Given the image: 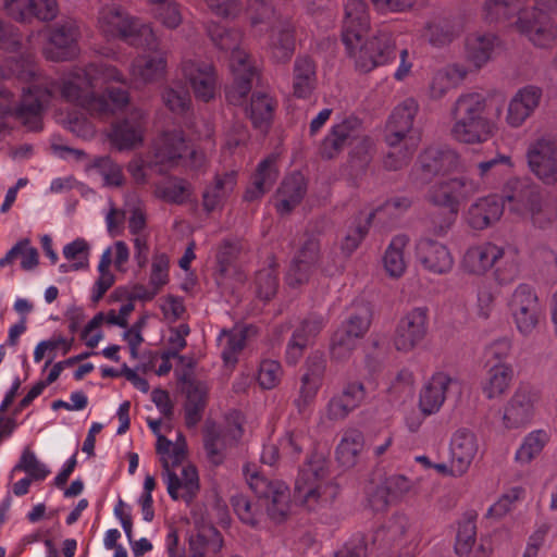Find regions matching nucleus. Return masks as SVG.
Here are the masks:
<instances>
[{
	"instance_id": "obj_1",
	"label": "nucleus",
	"mask_w": 557,
	"mask_h": 557,
	"mask_svg": "<svg viewBox=\"0 0 557 557\" xmlns=\"http://www.w3.org/2000/svg\"><path fill=\"white\" fill-rule=\"evenodd\" d=\"M109 82H123V74L115 66L90 63L59 81L49 79L44 84L30 85L23 90L20 103L10 109L9 113L28 131H41L44 110L59 94L65 102L79 107L94 116L95 113L106 112L107 108L98 97L96 88Z\"/></svg>"
},
{
	"instance_id": "obj_2",
	"label": "nucleus",
	"mask_w": 557,
	"mask_h": 557,
	"mask_svg": "<svg viewBox=\"0 0 557 557\" xmlns=\"http://www.w3.org/2000/svg\"><path fill=\"white\" fill-rule=\"evenodd\" d=\"M505 207L523 218H530L540 227H548L557 219V205L545 196L540 186L529 180L513 177L506 182L502 194L478 199L468 210L469 225L484 230L498 221Z\"/></svg>"
},
{
	"instance_id": "obj_3",
	"label": "nucleus",
	"mask_w": 557,
	"mask_h": 557,
	"mask_svg": "<svg viewBox=\"0 0 557 557\" xmlns=\"http://www.w3.org/2000/svg\"><path fill=\"white\" fill-rule=\"evenodd\" d=\"M247 481L258 500L253 503L243 494L232 496L231 504L239 520L251 528H258L265 508L272 521L275 523L285 521L290 505L288 486L283 481L270 480L258 473L251 474Z\"/></svg>"
},
{
	"instance_id": "obj_4",
	"label": "nucleus",
	"mask_w": 557,
	"mask_h": 557,
	"mask_svg": "<svg viewBox=\"0 0 557 557\" xmlns=\"http://www.w3.org/2000/svg\"><path fill=\"white\" fill-rule=\"evenodd\" d=\"M207 32L219 49L231 51L230 66L234 82L226 88L225 97L228 103L239 106L250 92L256 75V67L252 65L249 54L239 48L242 33L237 29H228L215 22L208 23Z\"/></svg>"
},
{
	"instance_id": "obj_5",
	"label": "nucleus",
	"mask_w": 557,
	"mask_h": 557,
	"mask_svg": "<svg viewBox=\"0 0 557 557\" xmlns=\"http://www.w3.org/2000/svg\"><path fill=\"white\" fill-rule=\"evenodd\" d=\"M479 182L469 177H455L432 185L425 199L431 206L442 210L431 215L433 232L445 235L455 224L460 205L480 191Z\"/></svg>"
},
{
	"instance_id": "obj_6",
	"label": "nucleus",
	"mask_w": 557,
	"mask_h": 557,
	"mask_svg": "<svg viewBox=\"0 0 557 557\" xmlns=\"http://www.w3.org/2000/svg\"><path fill=\"white\" fill-rule=\"evenodd\" d=\"M98 27L108 40L122 39L133 46L146 45L149 49L154 47L152 29L139 25L136 18L119 5H106L99 11Z\"/></svg>"
},
{
	"instance_id": "obj_7",
	"label": "nucleus",
	"mask_w": 557,
	"mask_h": 557,
	"mask_svg": "<svg viewBox=\"0 0 557 557\" xmlns=\"http://www.w3.org/2000/svg\"><path fill=\"white\" fill-rule=\"evenodd\" d=\"M347 55L354 61L355 69L360 73H369L383 66L396 58V42L387 29L377 30L372 37L362 41L351 40L345 46Z\"/></svg>"
},
{
	"instance_id": "obj_8",
	"label": "nucleus",
	"mask_w": 557,
	"mask_h": 557,
	"mask_svg": "<svg viewBox=\"0 0 557 557\" xmlns=\"http://www.w3.org/2000/svg\"><path fill=\"white\" fill-rule=\"evenodd\" d=\"M347 55L354 61L355 69L360 73H369L383 66L396 58V42L387 29L377 30L372 37L362 41L351 40L345 46Z\"/></svg>"
},
{
	"instance_id": "obj_9",
	"label": "nucleus",
	"mask_w": 557,
	"mask_h": 557,
	"mask_svg": "<svg viewBox=\"0 0 557 557\" xmlns=\"http://www.w3.org/2000/svg\"><path fill=\"white\" fill-rule=\"evenodd\" d=\"M507 308L516 329L523 336L531 335L544 317L535 289L525 283L513 289L507 300Z\"/></svg>"
},
{
	"instance_id": "obj_10",
	"label": "nucleus",
	"mask_w": 557,
	"mask_h": 557,
	"mask_svg": "<svg viewBox=\"0 0 557 557\" xmlns=\"http://www.w3.org/2000/svg\"><path fill=\"white\" fill-rule=\"evenodd\" d=\"M327 460L322 455H311L300 468L295 482L294 498L309 510L313 509L320 498L321 481L329 473Z\"/></svg>"
},
{
	"instance_id": "obj_11",
	"label": "nucleus",
	"mask_w": 557,
	"mask_h": 557,
	"mask_svg": "<svg viewBox=\"0 0 557 557\" xmlns=\"http://www.w3.org/2000/svg\"><path fill=\"white\" fill-rule=\"evenodd\" d=\"M429 320L426 307H414L406 312L399 319L394 332L395 349L400 352H410L419 346L428 335Z\"/></svg>"
},
{
	"instance_id": "obj_12",
	"label": "nucleus",
	"mask_w": 557,
	"mask_h": 557,
	"mask_svg": "<svg viewBox=\"0 0 557 557\" xmlns=\"http://www.w3.org/2000/svg\"><path fill=\"white\" fill-rule=\"evenodd\" d=\"M459 168V156L448 147H429L418 158L412 170L416 181L429 183L437 175H446Z\"/></svg>"
},
{
	"instance_id": "obj_13",
	"label": "nucleus",
	"mask_w": 557,
	"mask_h": 557,
	"mask_svg": "<svg viewBox=\"0 0 557 557\" xmlns=\"http://www.w3.org/2000/svg\"><path fill=\"white\" fill-rule=\"evenodd\" d=\"M527 160L531 173L546 186L557 184V141L539 138L530 144Z\"/></svg>"
},
{
	"instance_id": "obj_14",
	"label": "nucleus",
	"mask_w": 557,
	"mask_h": 557,
	"mask_svg": "<svg viewBox=\"0 0 557 557\" xmlns=\"http://www.w3.org/2000/svg\"><path fill=\"white\" fill-rule=\"evenodd\" d=\"M326 371V359L320 352L310 355L305 363V373L300 379L299 394L294 400L298 413L305 414L313 405L321 388Z\"/></svg>"
},
{
	"instance_id": "obj_15",
	"label": "nucleus",
	"mask_w": 557,
	"mask_h": 557,
	"mask_svg": "<svg viewBox=\"0 0 557 557\" xmlns=\"http://www.w3.org/2000/svg\"><path fill=\"white\" fill-rule=\"evenodd\" d=\"M362 121L349 115L341 122L335 123L322 139L319 146V154L322 159H335L347 146L355 144V140L361 138Z\"/></svg>"
},
{
	"instance_id": "obj_16",
	"label": "nucleus",
	"mask_w": 557,
	"mask_h": 557,
	"mask_svg": "<svg viewBox=\"0 0 557 557\" xmlns=\"http://www.w3.org/2000/svg\"><path fill=\"white\" fill-rule=\"evenodd\" d=\"M243 435L242 423L235 420L233 425L222 428L214 422L207 423L203 430V446L208 459L215 466L223 462L226 447Z\"/></svg>"
},
{
	"instance_id": "obj_17",
	"label": "nucleus",
	"mask_w": 557,
	"mask_h": 557,
	"mask_svg": "<svg viewBox=\"0 0 557 557\" xmlns=\"http://www.w3.org/2000/svg\"><path fill=\"white\" fill-rule=\"evenodd\" d=\"M182 73L197 99L209 102L215 97L218 77L211 63L186 60L182 63Z\"/></svg>"
},
{
	"instance_id": "obj_18",
	"label": "nucleus",
	"mask_w": 557,
	"mask_h": 557,
	"mask_svg": "<svg viewBox=\"0 0 557 557\" xmlns=\"http://www.w3.org/2000/svg\"><path fill=\"white\" fill-rule=\"evenodd\" d=\"M78 37L79 29L75 22L57 24L50 30L49 46L44 50L45 57L57 62L74 58L78 51Z\"/></svg>"
},
{
	"instance_id": "obj_19",
	"label": "nucleus",
	"mask_w": 557,
	"mask_h": 557,
	"mask_svg": "<svg viewBox=\"0 0 557 557\" xmlns=\"http://www.w3.org/2000/svg\"><path fill=\"white\" fill-rule=\"evenodd\" d=\"M187 150L188 147L183 132H165L153 145V159L149 166H159L158 172L162 174L168 169L177 165Z\"/></svg>"
},
{
	"instance_id": "obj_20",
	"label": "nucleus",
	"mask_w": 557,
	"mask_h": 557,
	"mask_svg": "<svg viewBox=\"0 0 557 557\" xmlns=\"http://www.w3.org/2000/svg\"><path fill=\"white\" fill-rule=\"evenodd\" d=\"M416 258L425 271L437 275L450 272L454 267V258L446 245L430 237L416 243Z\"/></svg>"
},
{
	"instance_id": "obj_21",
	"label": "nucleus",
	"mask_w": 557,
	"mask_h": 557,
	"mask_svg": "<svg viewBox=\"0 0 557 557\" xmlns=\"http://www.w3.org/2000/svg\"><path fill=\"white\" fill-rule=\"evenodd\" d=\"M518 29L537 47L550 46L557 37V27L549 15L539 8H532L516 21Z\"/></svg>"
},
{
	"instance_id": "obj_22",
	"label": "nucleus",
	"mask_w": 557,
	"mask_h": 557,
	"mask_svg": "<svg viewBox=\"0 0 557 557\" xmlns=\"http://www.w3.org/2000/svg\"><path fill=\"white\" fill-rule=\"evenodd\" d=\"M418 109V102L413 98H407L393 110L386 124L385 141L388 146H395L407 140H417L416 137L409 134Z\"/></svg>"
},
{
	"instance_id": "obj_23",
	"label": "nucleus",
	"mask_w": 557,
	"mask_h": 557,
	"mask_svg": "<svg viewBox=\"0 0 557 557\" xmlns=\"http://www.w3.org/2000/svg\"><path fill=\"white\" fill-rule=\"evenodd\" d=\"M324 326L325 320L320 314L311 313L304 319L288 341L285 351L286 362L290 366L297 364L302 358L307 347L320 334Z\"/></svg>"
},
{
	"instance_id": "obj_24",
	"label": "nucleus",
	"mask_w": 557,
	"mask_h": 557,
	"mask_svg": "<svg viewBox=\"0 0 557 557\" xmlns=\"http://www.w3.org/2000/svg\"><path fill=\"white\" fill-rule=\"evenodd\" d=\"M536 395L529 387L521 386L504 408L503 424L506 429H519L529 424L534 414Z\"/></svg>"
},
{
	"instance_id": "obj_25",
	"label": "nucleus",
	"mask_w": 557,
	"mask_h": 557,
	"mask_svg": "<svg viewBox=\"0 0 557 557\" xmlns=\"http://www.w3.org/2000/svg\"><path fill=\"white\" fill-rule=\"evenodd\" d=\"M4 8L10 16L20 22L32 18L48 22L59 12L57 0H4Z\"/></svg>"
},
{
	"instance_id": "obj_26",
	"label": "nucleus",
	"mask_w": 557,
	"mask_h": 557,
	"mask_svg": "<svg viewBox=\"0 0 557 557\" xmlns=\"http://www.w3.org/2000/svg\"><path fill=\"white\" fill-rule=\"evenodd\" d=\"M505 257L504 248L486 242L467 249L462 258V269L469 274L482 275Z\"/></svg>"
},
{
	"instance_id": "obj_27",
	"label": "nucleus",
	"mask_w": 557,
	"mask_h": 557,
	"mask_svg": "<svg viewBox=\"0 0 557 557\" xmlns=\"http://www.w3.org/2000/svg\"><path fill=\"white\" fill-rule=\"evenodd\" d=\"M370 29V16L367 3L363 0H348L345 4V16L342 28L344 46L351 45V40L363 38Z\"/></svg>"
},
{
	"instance_id": "obj_28",
	"label": "nucleus",
	"mask_w": 557,
	"mask_h": 557,
	"mask_svg": "<svg viewBox=\"0 0 557 557\" xmlns=\"http://www.w3.org/2000/svg\"><path fill=\"white\" fill-rule=\"evenodd\" d=\"M367 392L362 382L351 381L345 384L341 394L333 396L326 408L327 418L344 420L366 399Z\"/></svg>"
},
{
	"instance_id": "obj_29",
	"label": "nucleus",
	"mask_w": 557,
	"mask_h": 557,
	"mask_svg": "<svg viewBox=\"0 0 557 557\" xmlns=\"http://www.w3.org/2000/svg\"><path fill=\"white\" fill-rule=\"evenodd\" d=\"M317 62L307 54L297 55L293 65V96L309 99L318 87Z\"/></svg>"
},
{
	"instance_id": "obj_30",
	"label": "nucleus",
	"mask_w": 557,
	"mask_h": 557,
	"mask_svg": "<svg viewBox=\"0 0 557 557\" xmlns=\"http://www.w3.org/2000/svg\"><path fill=\"white\" fill-rule=\"evenodd\" d=\"M454 379L445 372H435L423 386L419 395V408L424 416L440 411L445 399L448 386Z\"/></svg>"
},
{
	"instance_id": "obj_31",
	"label": "nucleus",
	"mask_w": 557,
	"mask_h": 557,
	"mask_svg": "<svg viewBox=\"0 0 557 557\" xmlns=\"http://www.w3.org/2000/svg\"><path fill=\"white\" fill-rule=\"evenodd\" d=\"M145 116L140 110H134L121 122L113 125L111 140L120 149H131L144 138Z\"/></svg>"
},
{
	"instance_id": "obj_32",
	"label": "nucleus",
	"mask_w": 557,
	"mask_h": 557,
	"mask_svg": "<svg viewBox=\"0 0 557 557\" xmlns=\"http://www.w3.org/2000/svg\"><path fill=\"white\" fill-rule=\"evenodd\" d=\"M479 449L476 435L469 429H458L450 438L449 453L456 471L467 473Z\"/></svg>"
},
{
	"instance_id": "obj_33",
	"label": "nucleus",
	"mask_w": 557,
	"mask_h": 557,
	"mask_svg": "<svg viewBox=\"0 0 557 557\" xmlns=\"http://www.w3.org/2000/svg\"><path fill=\"white\" fill-rule=\"evenodd\" d=\"M276 161V156L271 154L259 162L256 172L251 176V183L245 190V201L260 200L272 188L278 177Z\"/></svg>"
},
{
	"instance_id": "obj_34",
	"label": "nucleus",
	"mask_w": 557,
	"mask_h": 557,
	"mask_svg": "<svg viewBox=\"0 0 557 557\" xmlns=\"http://www.w3.org/2000/svg\"><path fill=\"white\" fill-rule=\"evenodd\" d=\"M542 89L536 86L521 88L508 106L506 121L512 127H519L540 104Z\"/></svg>"
},
{
	"instance_id": "obj_35",
	"label": "nucleus",
	"mask_w": 557,
	"mask_h": 557,
	"mask_svg": "<svg viewBox=\"0 0 557 557\" xmlns=\"http://www.w3.org/2000/svg\"><path fill=\"white\" fill-rule=\"evenodd\" d=\"M451 136L463 144H482L494 135L495 125L487 117L454 120Z\"/></svg>"
},
{
	"instance_id": "obj_36",
	"label": "nucleus",
	"mask_w": 557,
	"mask_h": 557,
	"mask_svg": "<svg viewBox=\"0 0 557 557\" xmlns=\"http://www.w3.org/2000/svg\"><path fill=\"white\" fill-rule=\"evenodd\" d=\"M307 193L305 176L295 172L286 176L277 189L276 211L281 215L289 214L304 199Z\"/></svg>"
},
{
	"instance_id": "obj_37",
	"label": "nucleus",
	"mask_w": 557,
	"mask_h": 557,
	"mask_svg": "<svg viewBox=\"0 0 557 557\" xmlns=\"http://www.w3.org/2000/svg\"><path fill=\"white\" fill-rule=\"evenodd\" d=\"M498 37L490 33H473L467 36L465 52L467 60L475 67L485 65L499 46Z\"/></svg>"
},
{
	"instance_id": "obj_38",
	"label": "nucleus",
	"mask_w": 557,
	"mask_h": 557,
	"mask_svg": "<svg viewBox=\"0 0 557 557\" xmlns=\"http://www.w3.org/2000/svg\"><path fill=\"white\" fill-rule=\"evenodd\" d=\"M134 306L132 304H125L120 308L119 314L114 310H110L106 315L102 312L97 313L83 329L81 338L85 342L89 348H95L102 338L101 332L92 333L98 329L106 320L108 324L117 325L121 327H127V318L133 311Z\"/></svg>"
},
{
	"instance_id": "obj_39",
	"label": "nucleus",
	"mask_w": 557,
	"mask_h": 557,
	"mask_svg": "<svg viewBox=\"0 0 557 557\" xmlns=\"http://www.w3.org/2000/svg\"><path fill=\"white\" fill-rule=\"evenodd\" d=\"M237 185V172L228 171L215 174L213 183L202 194L203 209L210 213L219 208L233 193Z\"/></svg>"
},
{
	"instance_id": "obj_40",
	"label": "nucleus",
	"mask_w": 557,
	"mask_h": 557,
	"mask_svg": "<svg viewBox=\"0 0 557 557\" xmlns=\"http://www.w3.org/2000/svg\"><path fill=\"white\" fill-rule=\"evenodd\" d=\"M168 472V493L173 500L183 499L191 503L199 491V476L197 469L193 466L184 467L183 478L180 479L175 472Z\"/></svg>"
},
{
	"instance_id": "obj_41",
	"label": "nucleus",
	"mask_w": 557,
	"mask_h": 557,
	"mask_svg": "<svg viewBox=\"0 0 557 557\" xmlns=\"http://www.w3.org/2000/svg\"><path fill=\"white\" fill-rule=\"evenodd\" d=\"M363 448V433L355 428L346 429L336 446V460L345 469L354 468L358 463Z\"/></svg>"
},
{
	"instance_id": "obj_42",
	"label": "nucleus",
	"mask_w": 557,
	"mask_h": 557,
	"mask_svg": "<svg viewBox=\"0 0 557 557\" xmlns=\"http://www.w3.org/2000/svg\"><path fill=\"white\" fill-rule=\"evenodd\" d=\"M486 376L482 382V392L488 399L507 392L513 377V369L509 363L496 362L486 366Z\"/></svg>"
},
{
	"instance_id": "obj_43",
	"label": "nucleus",
	"mask_w": 557,
	"mask_h": 557,
	"mask_svg": "<svg viewBox=\"0 0 557 557\" xmlns=\"http://www.w3.org/2000/svg\"><path fill=\"white\" fill-rule=\"evenodd\" d=\"M529 0H486L483 7V16L488 23H500L528 12Z\"/></svg>"
},
{
	"instance_id": "obj_44",
	"label": "nucleus",
	"mask_w": 557,
	"mask_h": 557,
	"mask_svg": "<svg viewBox=\"0 0 557 557\" xmlns=\"http://www.w3.org/2000/svg\"><path fill=\"white\" fill-rule=\"evenodd\" d=\"M270 51L277 63H286L295 52V26L292 22L285 21L273 30L270 38Z\"/></svg>"
},
{
	"instance_id": "obj_45",
	"label": "nucleus",
	"mask_w": 557,
	"mask_h": 557,
	"mask_svg": "<svg viewBox=\"0 0 557 557\" xmlns=\"http://www.w3.org/2000/svg\"><path fill=\"white\" fill-rule=\"evenodd\" d=\"M208 388L206 384L189 381L186 387V403L184 406L185 423L187 428L196 426L202 418L207 406Z\"/></svg>"
},
{
	"instance_id": "obj_46",
	"label": "nucleus",
	"mask_w": 557,
	"mask_h": 557,
	"mask_svg": "<svg viewBox=\"0 0 557 557\" xmlns=\"http://www.w3.org/2000/svg\"><path fill=\"white\" fill-rule=\"evenodd\" d=\"M411 482L403 474L391 475L384 486H377L369 503L374 510L385 509L389 503L388 497L398 498L411 490Z\"/></svg>"
},
{
	"instance_id": "obj_47",
	"label": "nucleus",
	"mask_w": 557,
	"mask_h": 557,
	"mask_svg": "<svg viewBox=\"0 0 557 557\" xmlns=\"http://www.w3.org/2000/svg\"><path fill=\"white\" fill-rule=\"evenodd\" d=\"M408 243L409 237L399 234L394 236L387 246L383 256V265L391 277L398 278L404 275L407 269L404 251Z\"/></svg>"
},
{
	"instance_id": "obj_48",
	"label": "nucleus",
	"mask_w": 557,
	"mask_h": 557,
	"mask_svg": "<svg viewBox=\"0 0 557 557\" xmlns=\"http://www.w3.org/2000/svg\"><path fill=\"white\" fill-rule=\"evenodd\" d=\"M486 99L479 92H469L460 95L453 109L451 115L454 120L485 117Z\"/></svg>"
},
{
	"instance_id": "obj_49",
	"label": "nucleus",
	"mask_w": 557,
	"mask_h": 557,
	"mask_svg": "<svg viewBox=\"0 0 557 557\" xmlns=\"http://www.w3.org/2000/svg\"><path fill=\"white\" fill-rule=\"evenodd\" d=\"M275 108L274 100L267 94H253L249 106V117L256 128L270 126Z\"/></svg>"
},
{
	"instance_id": "obj_50",
	"label": "nucleus",
	"mask_w": 557,
	"mask_h": 557,
	"mask_svg": "<svg viewBox=\"0 0 557 557\" xmlns=\"http://www.w3.org/2000/svg\"><path fill=\"white\" fill-rule=\"evenodd\" d=\"M549 441V435L545 430H534L530 432L524 438L520 447L517 449L515 459L522 465L530 463L537 457L545 445Z\"/></svg>"
},
{
	"instance_id": "obj_51",
	"label": "nucleus",
	"mask_w": 557,
	"mask_h": 557,
	"mask_svg": "<svg viewBox=\"0 0 557 557\" xmlns=\"http://www.w3.org/2000/svg\"><path fill=\"white\" fill-rule=\"evenodd\" d=\"M189 184L180 177H170L158 183L154 188L156 197L175 205L184 203L189 197Z\"/></svg>"
},
{
	"instance_id": "obj_52",
	"label": "nucleus",
	"mask_w": 557,
	"mask_h": 557,
	"mask_svg": "<svg viewBox=\"0 0 557 557\" xmlns=\"http://www.w3.org/2000/svg\"><path fill=\"white\" fill-rule=\"evenodd\" d=\"M373 216L374 213L371 212L364 219L360 215L354 219L341 244L343 253L350 256L360 246L369 232Z\"/></svg>"
},
{
	"instance_id": "obj_53",
	"label": "nucleus",
	"mask_w": 557,
	"mask_h": 557,
	"mask_svg": "<svg viewBox=\"0 0 557 557\" xmlns=\"http://www.w3.org/2000/svg\"><path fill=\"white\" fill-rule=\"evenodd\" d=\"M166 67V60L163 57H139L132 64V73L144 83H150L161 78Z\"/></svg>"
},
{
	"instance_id": "obj_54",
	"label": "nucleus",
	"mask_w": 557,
	"mask_h": 557,
	"mask_svg": "<svg viewBox=\"0 0 557 557\" xmlns=\"http://www.w3.org/2000/svg\"><path fill=\"white\" fill-rule=\"evenodd\" d=\"M476 513L466 512L462 521L459 522L455 543V552L459 556H467L476 541Z\"/></svg>"
},
{
	"instance_id": "obj_55",
	"label": "nucleus",
	"mask_w": 557,
	"mask_h": 557,
	"mask_svg": "<svg viewBox=\"0 0 557 557\" xmlns=\"http://www.w3.org/2000/svg\"><path fill=\"white\" fill-rule=\"evenodd\" d=\"M169 268L170 260L165 253L154 255L149 277V285L152 287V292L149 294H139V297L144 298L145 300H152L160 292V289L168 284Z\"/></svg>"
},
{
	"instance_id": "obj_56",
	"label": "nucleus",
	"mask_w": 557,
	"mask_h": 557,
	"mask_svg": "<svg viewBox=\"0 0 557 557\" xmlns=\"http://www.w3.org/2000/svg\"><path fill=\"white\" fill-rule=\"evenodd\" d=\"M242 250L238 240L225 239L219 246L216 252V265L219 274L223 277L236 272V261Z\"/></svg>"
},
{
	"instance_id": "obj_57",
	"label": "nucleus",
	"mask_w": 557,
	"mask_h": 557,
	"mask_svg": "<svg viewBox=\"0 0 557 557\" xmlns=\"http://www.w3.org/2000/svg\"><path fill=\"white\" fill-rule=\"evenodd\" d=\"M370 324L371 310L367 305H360L356 308L355 312L349 314L338 329L359 339L366 335Z\"/></svg>"
},
{
	"instance_id": "obj_58",
	"label": "nucleus",
	"mask_w": 557,
	"mask_h": 557,
	"mask_svg": "<svg viewBox=\"0 0 557 557\" xmlns=\"http://www.w3.org/2000/svg\"><path fill=\"white\" fill-rule=\"evenodd\" d=\"M418 140L401 141L395 146H388L391 150L384 159V168L389 171H397L406 166L417 149Z\"/></svg>"
},
{
	"instance_id": "obj_59",
	"label": "nucleus",
	"mask_w": 557,
	"mask_h": 557,
	"mask_svg": "<svg viewBox=\"0 0 557 557\" xmlns=\"http://www.w3.org/2000/svg\"><path fill=\"white\" fill-rule=\"evenodd\" d=\"M23 471L34 481H44L50 473L47 466L39 461L34 451L25 448L18 462L14 466L12 473Z\"/></svg>"
},
{
	"instance_id": "obj_60",
	"label": "nucleus",
	"mask_w": 557,
	"mask_h": 557,
	"mask_svg": "<svg viewBox=\"0 0 557 557\" xmlns=\"http://www.w3.org/2000/svg\"><path fill=\"white\" fill-rule=\"evenodd\" d=\"M165 107L177 115L185 114L191 104L189 91L183 86H170L162 92Z\"/></svg>"
},
{
	"instance_id": "obj_61",
	"label": "nucleus",
	"mask_w": 557,
	"mask_h": 557,
	"mask_svg": "<svg viewBox=\"0 0 557 557\" xmlns=\"http://www.w3.org/2000/svg\"><path fill=\"white\" fill-rule=\"evenodd\" d=\"M98 97L103 100L106 112L95 113V117L103 119L115 114L117 111L123 110L129 102V94L126 89L121 87H108L106 94Z\"/></svg>"
},
{
	"instance_id": "obj_62",
	"label": "nucleus",
	"mask_w": 557,
	"mask_h": 557,
	"mask_svg": "<svg viewBox=\"0 0 557 557\" xmlns=\"http://www.w3.org/2000/svg\"><path fill=\"white\" fill-rule=\"evenodd\" d=\"M309 443L308 434L304 430H292L278 441L280 451L295 460L298 459Z\"/></svg>"
},
{
	"instance_id": "obj_63",
	"label": "nucleus",
	"mask_w": 557,
	"mask_h": 557,
	"mask_svg": "<svg viewBox=\"0 0 557 557\" xmlns=\"http://www.w3.org/2000/svg\"><path fill=\"white\" fill-rule=\"evenodd\" d=\"M458 35L456 27L446 20L434 21L428 24L425 36L436 47L445 46Z\"/></svg>"
},
{
	"instance_id": "obj_64",
	"label": "nucleus",
	"mask_w": 557,
	"mask_h": 557,
	"mask_svg": "<svg viewBox=\"0 0 557 557\" xmlns=\"http://www.w3.org/2000/svg\"><path fill=\"white\" fill-rule=\"evenodd\" d=\"M357 338L346 334L344 331L337 329L330 345V356L332 360L343 361L350 357L351 352L357 347Z\"/></svg>"
}]
</instances>
